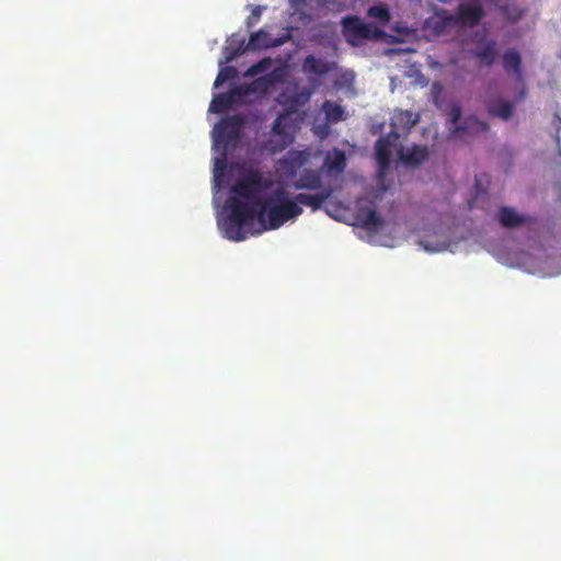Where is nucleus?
<instances>
[{"label": "nucleus", "instance_id": "nucleus-1", "mask_svg": "<svg viewBox=\"0 0 561 561\" xmlns=\"http://www.w3.org/2000/svg\"><path fill=\"white\" fill-rule=\"evenodd\" d=\"M273 186V180L257 168L242 170L230 188L226 201L228 215L218 221L224 236L231 241L247 239V228L256 219L262 230H274L286 221L302 214L300 205L310 207L313 211L323 207L333 194L327 187L314 194L298 193L293 199H280L279 203L267 205L263 194Z\"/></svg>", "mask_w": 561, "mask_h": 561}, {"label": "nucleus", "instance_id": "nucleus-2", "mask_svg": "<svg viewBox=\"0 0 561 561\" xmlns=\"http://www.w3.org/2000/svg\"><path fill=\"white\" fill-rule=\"evenodd\" d=\"M497 219L502 226L519 227V230L510 232L499 244L488 250L499 263L540 277L561 275V264L554 257V251L547 248L538 236L537 222L508 206L499 209Z\"/></svg>", "mask_w": 561, "mask_h": 561}, {"label": "nucleus", "instance_id": "nucleus-3", "mask_svg": "<svg viewBox=\"0 0 561 561\" xmlns=\"http://www.w3.org/2000/svg\"><path fill=\"white\" fill-rule=\"evenodd\" d=\"M484 15L479 1L462 2L458 0V44L472 43L473 53L482 65H493L499 56L497 43L486 38V30L480 24Z\"/></svg>", "mask_w": 561, "mask_h": 561}, {"label": "nucleus", "instance_id": "nucleus-4", "mask_svg": "<svg viewBox=\"0 0 561 561\" xmlns=\"http://www.w3.org/2000/svg\"><path fill=\"white\" fill-rule=\"evenodd\" d=\"M243 125L244 117L240 114H234L224 118L214 127V147L216 150H221V160H216V167L219 165V162L225 163L229 148L234 149L239 145Z\"/></svg>", "mask_w": 561, "mask_h": 561}, {"label": "nucleus", "instance_id": "nucleus-5", "mask_svg": "<svg viewBox=\"0 0 561 561\" xmlns=\"http://www.w3.org/2000/svg\"><path fill=\"white\" fill-rule=\"evenodd\" d=\"M382 32L373 24L364 23L358 16L350 15L343 19V35L353 46L359 45L364 39H377Z\"/></svg>", "mask_w": 561, "mask_h": 561}, {"label": "nucleus", "instance_id": "nucleus-6", "mask_svg": "<svg viewBox=\"0 0 561 561\" xmlns=\"http://www.w3.org/2000/svg\"><path fill=\"white\" fill-rule=\"evenodd\" d=\"M285 80V70L275 68L272 71L255 78L249 83H242L234 88V93L243 99L251 94L265 95L272 87Z\"/></svg>", "mask_w": 561, "mask_h": 561}, {"label": "nucleus", "instance_id": "nucleus-7", "mask_svg": "<svg viewBox=\"0 0 561 561\" xmlns=\"http://www.w3.org/2000/svg\"><path fill=\"white\" fill-rule=\"evenodd\" d=\"M308 159L309 153L307 151L290 150L279 160V171L286 180L293 181L298 175V171L308 162Z\"/></svg>", "mask_w": 561, "mask_h": 561}, {"label": "nucleus", "instance_id": "nucleus-8", "mask_svg": "<svg viewBox=\"0 0 561 561\" xmlns=\"http://www.w3.org/2000/svg\"><path fill=\"white\" fill-rule=\"evenodd\" d=\"M419 121L420 116L417 113L396 110L391 116V130L389 134L393 136L394 140H398L401 136L409 134L411 128L416 125Z\"/></svg>", "mask_w": 561, "mask_h": 561}, {"label": "nucleus", "instance_id": "nucleus-9", "mask_svg": "<svg viewBox=\"0 0 561 561\" xmlns=\"http://www.w3.org/2000/svg\"><path fill=\"white\" fill-rule=\"evenodd\" d=\"M399 160L408 168H419L430 158V149L425 145H413L411 148L401 147L398 151Z\"/></svg>", "mask_w": 561, "mask_h": 561}, {"label": "nucleus", "instance_id": "nucleus-10", "mask_svg": "<svg viewBox=\"0 0 561 561\" xmlns=\"http://www.w3.org/2000/svg\"><path fill=\"white\" fill-rule=\"evenodd\" d=\"M290 186L295 190H308L321 192L328 186L322 185V178L319 171L313 169H305L297 175L290 183Z\"/></svg>", "mask_w": 561, "mask_h": 561}, {"label": "nucleus", "instance_id": "nucleus-11", "mask_svg": "<svg viewBox=\"0 0 561 561\" xmlns=\"http://www.w3.org/2000/svg\"><path fill=\"white\" fill-rule=\"evenodd\" d=\"M397 140H394L393 136L390 134L386 136H381L375 145L376 151V160L379 165V171L381 173L386 172L390 165L391 161V149L396 145Z\"/></svg>", "mask_w": 561, "mask_h": 561}, {"label": "nucleus", "instance_id": "nucleus-12", "mask_svg": "<svg viewBox=\"0 0 561 561\" xmlns=\"http://www.w3.org/2000/svg\"><path fill=\"white\" fill-rule=\"evenodd\" d=\"M335 69L336 64L334 61H328L314 55L306 56L302 62V71L305 73H312L319 77L327 76Z\"/></svg>", "mask_w": 561, "mask_h": 561}, {"label": "nucleus", "instance_id": "nucleus-13", "mask_svg": "<svg viewBox=\"0 0 561 561\" xmlns=\"http://www.w3.org/2000/svg\"><path fill=\"white\" fill-rule=\"evenodd\" d=\"M486 129V123L477 117H467L462 119L460 110L458 108V140L466 136L480 135Z\"/></svg>", "mask_w": 561, "mask_h": 561}, {"label": "nucleus", "instance_id": "nucleus-14", "mask_svg": "<svg viewBox=\"0 0 561 561\" xmlns=\"http://www.w3.org/2000/svg\"><path fill=\"white\" fill-rule=\"evenodd\" d=\"M356 225L368 230L378 231L383 226V219L373 208H359L356 213Z\"/></svg>", "mask_w": 561, "mask_h": 561}, {"label": "nucleus", "instance_id": "nucleus-15", "mask_svg": "<svg viewBox=\"0 0 561 561\" xmlns=\"http://www.w3.org/2000/svg\"><path fill=\"white\" fill-rule=\"evenodd\" d=\"M503 66L505 71L513 76L517 82L523 81L522 56L515 48L505 50L503 54Z\"/></svg>", "mask_w": 561, "mask_h": 561}, {"label": "nucleus", "instance_id": "nucleus-16", "mask_svg": "<svg viewBox=\"0 0 561 561\" xmlns=\"http://www.w3.org/2000/svg\"><path fill=\"white\" fill-rule=\"evenodd\" d=\"M241 100L236 93L234 88L228 93H220L214 96L209 105V111L213 113H222L230 108L233 103Z\"/></svg>", "mask_w": 561, "mask_h": 561}, {"label": "nucleus", "instance_id": "nucleus-17", "mask_svg": "<svg viewBox=\"0 0 561 561\" xmlns=\"http://www.w3.org/2000/svg\"><path fill=\"white\" fill-rule=\"evenodd\" d=\"M279 43L272 42L268 33L263 30H260L253 34H251L249 42L247 44V48L249 50H261L270 47H275Z\"/></svg>", "mask_w": 561, "mask_h": 561}, {"label": "nucleus", "instance_id": "nucleus-18", "mask_svg": "<svg viewBox=\"0 0 561 561\" xmlns=\"http://www.w3.org/2000/svg\"><path fill=\"white\" fill-rule=\"evenodd\" d=\"M324 167L329 172H343L346 167V157L342 150L329 152L324 159Z\"/></svg>", "mask_w": 561, "mask_h": 561}, {"label": "nucleus", "instance_id": "nucleus-19", "mask_svg": "<svg viewBox=\"0 0 561 561\" xmlns=\"http://www.w3.org/2000/svg\"><path fill=\"white\" fill-rule=\"evenodd\" d=\"M322 110L325 114L327 121L331 124H335L346 118L344 108L340 104H336L330 100L323 102Z\"/></svg>", "mask_w": 561, "mask_h": 561}, {"label": "nucleus", "instance_id": "nucleus-20", "mask_svg": "<svg viewBox=\"0 0 561 561\" xmlns=\"http://www.w3.org/2000/svg\"><path fill=\"white\" fill-rule=\"evenodd\" d=\"M490 111L503 119H508L513 115L514 104L511 101L497 99L490 104Z\"/></svg>", "mask_w": 561, "mask_h": 561}, {"label": "nucleus", "instance_id": "nucleus-21", "mask_svg": "<svg viewBox=\"0 0 561 561\" xmlns=\"http://www.w3.org/2000/svg\"><path fill=\"white\" fill-rule=\"evenodd\" d=\"M245 50H249L247 48V45L244 44V39H237L233 36L228 42V45L225 47V57L226 61H231L234 58H237L239 55L243 54Z\"/></svg>", "mask_w": 561, "mask_h": 561}, {"label": "nucleus", "instance_id": "nucleus-22", "mask_svg": "<svg viewBox=\"0 0 561 561\" xmlns=\"http://www.w3.org/2000/svg\"><path fill=\"white\" fill-rule=\"evenodd\" d=\"M368 16L376 19L381 25H386L390 21V12L386 4H376L368 9Z\"/></svg>", "mask_w": 561, "mask_h": 561}, {"label": "nucleus", "instance_id": "nucleus-23", "mask_svg": "<svg viewBox=\"0 0 561 561\" xmlns=\"http://www.w3.org/2000/svg\"><path fill=\"white\" fill-rule=\"evenodd\" d=\"M272 66L271 58H263L257 62L251 65L247 71L244 72L245 77H255L257 75L264 73Z\"/></svg>", "mask_w": 561, "mask_h": 561}, {"label": "nucleus", "instance_id": "nucleus-24", "mask_svg": "<svg viewBox=\"0 0 561 561\" xmlns=\"http://www.w3.org/2000/svg\"><path fill=\"white\" fill-rule=\"evenodd\" d=\"M237 75V70L234 67L227 66L218 72L214 85L217 88L229 79L234 78Z\"/></svg>", "mask_w": 561, "mask_h": 561}, {"label": "nucleus", "instance_id": "nucleus-25", "mask_svg": "<svg viewBox=\"0 0 561 561\" xmlns=\"http://www.w3.org/2000/svg\"><path fill=\"white\" fill-rule=\"evenodd\" d=\"M301 96H302V94H299V93H295L291 96L280 94L278 98V102L288 108L295 110L298 105L301 104V102H300Z\"/></svg>", "mask_w": 561, "mask_h": 561}, {"label": "nucleus", "instance_id": "nucleus-26", "mask_svg": "<svg viewBox=\"0 0 561 561\" xmlns=\"http://www.w3.org/2000/svg\"><path fill=\"white\" fill-rule=\"evenodd\" d=\"M485 193L484 185L481 179L476 178V194L472 199H469V208L478 205L479 198Z\"/></svg>", "mask_w": 561, "mask_h": 561}, {"label": "nucleus", "instance_id": "nucleus-27", "mask_svg": "<svg viewBox=\"0 0 561 561\" xmlns=\"http://www.w3.org/2000/svg\"><path fill=\"white\" fill-rule=\"evenodd\" d=\"M286 118L287 117L282 114L277 116V118L274 121L273 126H272L273 134L279 135V136H284L287 134L286 126L284 124Z\"/></svg>", "mask_w": 561, "mask_h": 561}, {"label": "nucleus", "instance_id": "nucleus-28", "mask_svg": "<svg viewBox=\"0 0 561 561\" xmlns=\"http://www.w3.org/2000/svg\"><path fill=\"white\" fill-rule=\"evenodd\" d=\"M280 199L289 198L287 197L286 191L282 187H278L272 193L271 197L268 199H264V202H266L267 205H271L273 203H279Z\"/></svg>", "mask_w": 561, "mask_h": 561}, {"label": "nucleus", "instance_id": "nucleus-29", "mask_svg": "<svg viewBox=\"0 0 561 561\" xmlns=\"http://www.w3.org/2000/svg\"><path fill=\"white\" fill-rule=\"evenodd\" d=\"M449 247V243L447 242H442V243H438V244H433L431 242H425L424 243V249L426 251H431V252H438V251H443V250H446L447 248Z\"/></svg>", "mask_w": 561, "mask_h": 561}, {"label": "nucleus", "instance_id": "nucleus-30", "mask_svg": "<svg viewBox=\"0 0 561 561\" xmlns=\"http://www.w3.org/2000/svg\"><path fill=\"white\" fill-rule=\"evenodd\" d=\"M262 14V8L261 7H254L252 10L251 15L247 20V24L249 27H251L257 20L260 19Z\"/></svg>", "mask_w": 561, "mask_h": 561}, {"label": "nucleus", "instance_id": "nucleus-31", "mask_svg": "<svg viewBox=\"0 0 561 561\" xmlns=\"http://www.w3.org/2000/svg\"><path fill=\"white\" fill-rule=\"evenodd\" d=\"M443 90V87L440 83H437L435 82L433 84V93H434V98H435V103L437 104V101H438V92H440Z\"/></svg>", "mask_w": 561, "mask_h": 561}, {"label": "nucleus", "instance_id": "nucleus-32", "mask_svg": "<svg viewBox=\"0 0 561 561\" xmlns=\"http://www.w3.org/2000/svg\"><path fill=\"white\" fill-rule=\"evenodd\" d=\"M448 116L450 123L456 124V105H450Z\"/></svg>", "mask_w": 561, "mask_h": 561}, {"label": "nucleus", "instance_id": "nucleus-33", "mask_svg": "<svg viewBox=\"0 0 561 561\" xmlns=\"http://www.w3.org/2000/svg\"><path fill=\"white\" fill-rule=\"evenodd\" d=\"M553 125H554L557 131H559L561 129V117L559 115H556Z\"/></svg>", "mask_w": 561, "mask_h": 561}, {"label": "nucleus", "instance_id": "nucleus-34", "mask_svg": "<svg viewBox=\"0 0 561 561\" xmlns=\"http://www.w3.org/2000/svg\"><path fill=\"white\" fill-rule=\"evenodd\" d=\"M457 244H458V250H459L460 248L466 247L467 241L458 238Z\"/></svg>", "mask_w": 561, "mask_h": 561}, {"label": "nucleus", "instance_id": "nucleus-35", "mask_svg": "<svg viewBox=\"0 0 561 561\" xmlns=\"http://www.w3.org/2000/svg\"><path fill=\"white\" fill-rule=\"evenodd\" d=\"M325 210H327V213H328L329 215H332V214H331V210L329 209V205H327V206H325Z\"/></svg>", "mask_w": 561, "mask_h": 561}, {"label": "nucleus", "instance_id": "nucleus-36", "mask_svg": "<svg viewBox=\"0 0 561 561\" xmlns=\"http://www.w3.org/2000/svg\"><path fill=\"white\" fill-rule=\"evenodd\" d=\"M524 95H525V89H523V90L520 91V98H524Z\"/></svg>", "mask_w": 561, "mask_h": 561}, {"label": "nucleus", "instance_id": "nucleus-37", "mask_svg": "<svg viewBox=\"0 0 561 561\" xmlns=\"http://www.w3.org/2000/svg\"><path fill=\"white\" fill-rule=\"evenodd\" d=\"M309 96H310V93H307V94L305 95V101H307V100L309 99Z\"/></svg>", "mask_w": 561, "mask_h": 561}]
</instances>
